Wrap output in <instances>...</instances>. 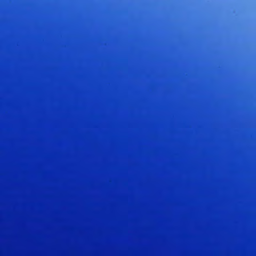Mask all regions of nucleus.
Listing matches in <instances>:
<instances>
[{"instance_id":"f257e3e1","label":"nucleus","mask_w":256,"mask_h":256,"mask_svg":"<svg viewBox=\"0 0 256 256\" xmlns=\"http://www.w3.org/2000/svg\"><path fill=\"white\" fill-rule=\"evenodd\" d=\"M1 26H2V18L1 17ZM2 29V26H1V30Z\"/></svg>"},{"instance_id":"f03ea898","label":"nucleus","mask_w":256,"mask_h":256,"mask_svg":"<svg viewBox=\"0 0 256 256\" xmlns=\"http://www.w3.org/2000/svg\"><path fill=\"white\" fill-rule=\"evenodd\" d=\"M1 26H2V18L1 17ZM2 29V26H1V30Z\"/></svg>"}]
</instances>
